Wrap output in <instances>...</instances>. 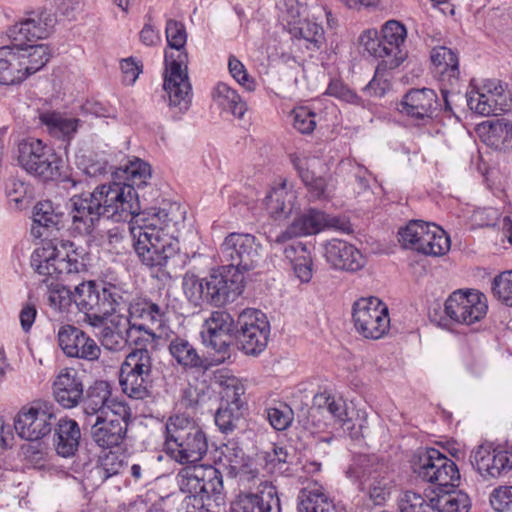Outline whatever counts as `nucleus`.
<instances>
[{"label":"nucleus","mask_w":512,"mask_h":512,"mask_svg":"<svg viewBox=\"0 0 512 512\" xmlns=\"http://www.w3.org/2000/svg\"><path fill=\"white\" fill-rule=\"evenodd\" d=\"M358 44L370 56L381 59V61L386 59L382 37L376 29L370 28L362 31L358 37Z\"/></svg>","instance_id":"obj_56"},{"label":"nucleus","mask_w":512,"mask_h":512,"mask_svg":"<svg viewBox=\"0 0 512 512\" xmlns=\"http://www.w3.org/2000/svg\"><path fill=\"white\" fill-rule=\"evenodd\" d=\"M16 160L26 173L41 181H54L61 176V157L40 139L27 138L19 142Z\"/></svg>","instance_id":"obj_7"},{"label":"nucleus","mask_w":512,"mask_h":512,"mask_svg":"<svg viewBox=\"0 0 512 512\" xmlns=\"http://www.w3.org/2000/svg\"><path fill=\"white\" fill-rule=\"evenodd\" d=\"M109 322L104 328H109L114 332H118L124 336L132 338L135 345H153L156 340V334L145 328L143 325L131 324L130 318L124 312H116L108 317Z\"/></svg>","instance_id":"obj_30"},{"label":"nucleus","mask_w":512,"mask_h":512,"mask_svg":"<svg viewBox=\"0 0 512 512\" xmlns=\"http://www.w3.org/2000/svg\"><path fill=\"white\" fill-rule=\"evenodd\" d=\"M291 161L297 170L302 182L307 187L309 195L312 199H321L329 197L333 191V187L324 177H316L308 168V161L304 157L292 155Z\"/></svg>","instance_id":"obj_34"},{"label":"nucleus","mask_w":512,"mask_h":512,"mask_svg":"<svg viewBox=\"0 0 512 512\" xmlns=\"http://www.w3.org/2000/svg\"><path fill=\"white\" fill-rule=\"evenodd\" d=\"M116 398L112 397L111 385L107 381H95L82 396L83 410L86 415L95 416Z\"/></svg>","instance_id":"obj_36"},{"label":"nucleus","mask_w":512,"mask_h":512,"mask_svg":"<svg viewBox=\"0 0 512 512\" xmlns=\"http://www.w3.org/2000/svg\"><path fill=\"white\" fill-rule=\"evenodd\" d=\"M55 24V15L43 8L30 12L25 19L10 26L7 35L17 43L45 39L53 32Z\"/></svg>","instance_id":"obj_16"},{"label":"nucleus","mask_w":512,"mask_h":512,"mask_svg":"<svg viewBox=\"0 0 512 512\" xmlns=\"http://www.w3.org/2000/svg\"><path fill=\"white\" fill-rule=\"evenodd\" d=\"M172 358L184 368H203L204 360L196 348L184 337L174 336L168 346Z\"/></svg>","instance_id":"obj_39"},{"label":"nucleus","mask_w":512,"mask_h":512,"mask_svg":"<svg viewBox=\"0 0 512 512\" xmlns=\"http://www.w3.org/2000/svg\"><path fill=\"white\" fill-rule=\"evenodd\" d=\"M139 210L136 190L115 179L91 193L71 197L69 215L72 229L81 235L90 234L101 215L116 222L131 219L130 234L139 260L149 268L160 269L179 251L175 222L164 210Z\"/></svg>","instance_id":"obj_1"},{"label":"nucleus","mask_w":512,"mask_h":512,"mask_svg":"<svg viewBox=\"0 0 512 512\" xmlns=\"http://www.w3.org/2000/svg\"><path fill=\"white\" fill-rule=\"evenodd\" d=\"M114 177L120 182L132 185L135 189V187L145 185L147 180L151 178V168L145 161L134 158L129 160L127 164L117 168L114 172Z\"/></svg>","instance_id":"obj_43"},{"label":"nucleus","mask_w":512,"mask_h":512,"mask_svg":"<svg viewBox=\"0 0 512 512\" xmlns=\"http://www.w3.org/2000/svg\"><path fill=\"white\" fill-rule=\"evenodd\" d=\"M386 61L391 66H400L408 57V30L398 20L386 21L380 29Z\"/></svg>","instance_id":"obj_20"},{"label":"nucleus","mask_w":512,"mask_h":512,"mask_svg":"<svg viewBox=\"0 0 512 512\" xmlns=\"http://www.w3.org/2000/svg\"><path fill=\"white\" fill-rule=\"evenodd\" d=\"M55 419L52 405L45 402H35L30 407H23L18 412L14 427L22 439L36 441L51 432Z\"/></svg>","instance_id":"obj_13"},{"label":"nucleus","mask_w":512,"mask_h":512,"mask_svg":"<svg viewBox=\"0 0 512 512\" xmlns=\"http://www.w3.org/2000/svg\"><path fill=\"white\" fill-rule=\"evenodd\" d=\"M428 225L429 222L411 220L405 227L399 230V242L405 249L418 252L419 245L422 243Z\"/></svg>","instance_id":"obj_53"},{"label":"nucleus","mask_w":512,"mask_h":512,"mask_svg":"<svg viewBox=\"0 0 512 512\" xmlns=\"http://www.w3.org/2000/svg\"><path fill=\"white\" fill-rule=\"evenodd\" d=\"M505 88L500 80L484 79L479 84L471 82L466 102L471 111L481 115H497L506 110Z\"/></svg>","instance_id":"obj_15"},{"label":"nucleus","mask_w":512,"mask_h":512,"mask_svg":"<svg viewBox=\"0 0 512 512\" xmlns=\"http://www.w3.org/2000/svg\"><path fill=\"white\" fill-rule=\"evenodd\" d=\"M127 428L123 426L102 425L95 423L91 427V436L97 446L103 449H111L119 446L126 438Z\"/></svg>","instance_id":"obj_48"},{"label":"nucleus","mask_w":512,"mask_h":512,"mask_svg":"<svg viewBox=\"0 0 512 512\" xmlns=\"http://www.w3.org/2000/svg\"><path fill=\"white\" fill-rule=\"evenodd\" d=\"M119 383L123 393L129 398L143 400L151 395L152 379L150 377L120 370Z\"/></svg>","instance_id":"obj_47"},{"label":"nucleus","mask_w":512,"mask_h":512,"mask_svg":"<svg viewBox=\"0 0 512 512\" xmlns=\"http://www.w3.org/2000/svg\"><path fill=\"white\" fill-rule=\"evenodd\" d=\"M165 450L180 464L195 463L206 455L208 440L193 420L176 415L170 417L166 424Z\"/></svg>","instance_id":"obj_5"},{"label":"nucleus","mask_w":512,"mask_h":512,"mask_svg":"<svg viewBox=\"0 0 512 512\" xmlns=\"http://www.w3.org/2000/svg\"><path fill=\"white\" fill-rule=\"evenodd\" d=\"M130 416L131 413L128 405L124 401L115 399L95 415V423L102 425L118 423V426L128 428Z\"/></svg>","instance_id":"obj_49"},{"label":"nucleus","mask_w":512,"mask_h":512,"mask_svg":"<svg viewBox=\"0 0 512 512\" xmlns=\"http://www.w3.org/2000/svg\"><path fill=\"white\" fill-rule=\"evenodd\" d=\"M293 38L304 40L308 49L319 50L325 44V32L321 25L310 20H300L289 28Z\"/></svg>","instance_id":"obj_46"},{"label":"nucleus","mask_w":512,"mask_h":512,"mask_svg":"<svg viewBox=\"0 0 512 512\" xmlns=\"http://www.w3.org/2000/svg\"><path fill=\"white\" fill-rule=\"evenodd\" d=\"M392 488L393 481L387 475L378 473L371 474L363 483V489L375 505L384 504Z\"/></svg>","instance_id":"obj_50"},{"label":"nucleus","mask_w":512,"mask_h":512,"mask_svg":"<svg viewBox=\"0 0 512 512\" xmlns=\"http://www.w3.org/2000/svg\"><path fill=\"white\" fill-rule=\"evenodd\" d=\"M507 125L508 121L504 119L484 122L480 126L484 142L495 149L506 150Z\"/></svg>","instance_id":"obj_51"},{"label":"nucleus","mask_w":512,"mask_h":512,"mask_svg":"<svg viewBox=\"0 0 512 512\" xmlns=\"http://www.w3.org/2000/svg\"><path fill=\"white\" fill-rule=\"evenodd\" d=\"M15 54L19 56L25 79L42 69L51 58V49L46 44L25 45L14 42Z\"/></svg>","instance_id":"obj_29"},{"label":"nucleus","mask_w":512,"mask_h":512,"mask_svg":"<svg viewBox=\"0 0 512 512\" xmlns=\"http://www.w3.org/2000/svg\"><path fill=\"white\" fill-rule=\"evenodd\" d=\"M490 503L497 512H512V486H501L494 489Z\"/></svg>","instance_id":"obj_64"},{"label":"nucleus","mask_w":512,"mask_h":512,"mask_svg":"<svg viewBox=\"0 0 512 512\" xmlns=\"http://www.w3.org/2000/svg\"><path fill=\"white\" fill-rule=\"evenodd\" d=\"M413 472L423 481L440 487H455L460 479L457 465L435 448H422L412 461Z\"/></svg>","instance_id":"obj_8"},{"label":"nucleus","mask_w":512,"mask_h":512,"mask_svg":"<svg viewBox=\"0 0 512 512\" xmlns=\"http://www.w3.org/2000/svg\"><path fill=\"white\" fill-rule=\"evenodd\" d=\"M398 66H391L386 60L380 61L376 67L374 77L364 87V91L372 96L382 97L391 88V72Z\"/></svg>","instance_id":"obj_52"},{"label":"nucleus","mask_w":512,"mask_h":512,"mask_svg":"<svg viewBox=\"0 0 512 512\" xmlns=\"http://www.w3.org/2000/svg\"><path fill=\"white\" fill-rule=\"evenodd\" d=\"M168 47L165 52V75L163 88L168 94L169 105L187 111L191 104V84L187 74L188 54L185 50L187 32L185 25L169 19L165 28Z\"/></svg>","instance_id":"obj_2"},{"label":"nucleus","mask_w":512,"mask_h":512,"mask_svg":"<svg viewBox=\"0 0 512 512\" xmlns=\"http://www.w3.org/2000/svg\"><path fill=\"white\" fill-rule=\"evenodd\" d=\"M313 407L319 413L327 412L340 426H344L350 421L345 400L327 391L317 393L313 397Z\"/></svg>","instance_id":"obj_37"},{"label":"nucleus","mask_w":512,"mask_h":512,"mask_svg":"<svg viewBox=\"0 0 512 512\" xmlns=\"http://www.w3.org/2000/svg\"><path fill=\"white\" fill-rule=\"evenodd\" d=\"M265 468L272 474H283L290 462V454L285 447L273 445V447L265 452L264 455Z\"/></svg>","instance_id":"obj_58"},{"label":"nucleus","mask_w":512,"mask_h":512,"mask_svg":"<svg viewBox=\"0 0 512 512\" xmlns=\"http://www.w3.org/2000/svg\"><path fill=\"white\" fill-rule=\"evenodd\" d=\"M239 341L247 355H258L265 350L270 336V323L257 309H246L238 317Z\"/></svg>","instance_id":"obj_14"},{"label":"nucleus","mask_w":512,"mask_h":512,"mask_svg":"<svg viewBox=\"0 0 512 512\" xmlns=\"http://www.w3.org/2000/svg\"><path fill=\"white\" fill-rule=\"evenodd\" d=\"M261 244L257 238L248 233H230L220 247V255L236 274L254 269L261 259Z\"/></svg>","instance_id":"obj_9"},{"label":"nucleus","mask_w":512,"mask_h":512,"mask_svg":"<svg viewBox=\"0 0 512 512\" xmlns=\"http://www.w3.org/2000/svg\"><path fill=\"white\" fill-rule=\"evenodd\" d=\"M450 246V238L446 232L438 225L429 222L418 253L427 256H442L450 250Z\"/></svg>","instance_id":"obj_40"},{"label":"nucleus","mask_w":512,"mask_h":512,"mask_svg":"<svg viewBox=\"0 0 512 512\" xmlns=\"http://www.w3.org/2000/svg\"><path fill=\"white\" fill-rule=\"evenodd\" d=\"M64 217V213L54 207L49 200L38 202L33 209V225L31 233L34 237H41V228L58 226Z\"/></svg>","instance_id":"obj_42"},{"label":"nucleus","mask_w":512,"mask_h":512,"mask_svg":"<svg viewBox=\"0 0 512 512\" xmlns=\"http://www.w3.org/2000/svg\"><path fill=\"white\" fill-rule=\"evenodd\" d=\"M205 277L199 278L195 274L187 273L183 278V290L187 298L199 304L201 301H206L205 292Z\"/></svg>","instance_id":"obj_62"},{"label":"nucleus","mask_w":512,"mask_h":512,"mask_svg":"<svg viewBox=\"0 0 512 512\" xmlns=\"http://www.w3.org/2000/svg\"><path fill=\"white\" fill-rule=\"evenodd\" d=\"M19 56L15 54V47H0V84L15 85L25 80Z\"/></svg>","instance_id":"obj_38"},{"label":"nucleus","mask_w":512,"mask_h":512,"mask_svg":"<svg viewBox=\"0 0 512 512\" xmlns=\"http://www.w3.org/2000/svg\"><path fill=\"white\" fill-rule=\"evenodd\" d=\"M214 104L223 112L243 118L247 111V104L238 92L224 82H219L212 90Z\"/></svg>","instance_id":"obj_35"},{"label":"nucleus","mask_w":512,"mask_h":512,"mask_svg":"<svg viewBox=\"0 0 512 512\" xmlns=\"http://www.w3.org/2000/svg\"><path fill=\"white\" fill-rule=\"evenodd\" d=\"M324 258L335 270L357 272L366 264V258L353 244L341 240L331 239L323 245Z\"/></svg>","instance_id":"obj_18"},{"label":"nucleus","mask_w":512,"mask_h":512,"mask_svg":"<svg viewBox=\"0 0 512 512\" xmlns=\"http://www.w3.org/2000/svg\"><path fill=\"white\" fill-rule=\"evenodd\" d=\"M156 344L157 339L153 345H145V342H142V345H137L138 348L127 355L120 370L131 371L135 375L151 378L152 359L148 348H154Z\"/></svg>","instance_id":"obj_45"},{"label":"nucleus","mask_w":512,"mask_h":512,"mask_svg":"<svg viewBox=\"0 0 512 512\" xmlns=\"http://www.w3.org/2000/svg\"><path fill=\"white\" fill-rule=\"evenodd\" d=\"M324 220L325 212L309 209L296 218L285 231L278 234L272 240V243L273 245H280L295 237L317 234L325 230Z\"/></svg>","instance_id":"obj_25"},{"label":"nucleus","mask_w":512,"mask_h":512,"mask_svg":"<svg viewBox=\"0 0 512 512\" xmlns=\"http://www.w3.org/2000/svg\"><path fill=\"white\" fill-rule=\"evenodd\" d=\"M352 319L357 333L370 340L381 339L390 328L388 307L377 297L357 300Z\"/></svg>","instance_id":"obj_10"},{"label":"nucleus","mask_w":512,"mask_h":512,"mask_svg":"<svg viewBox=\"0 0 512 512\" xmlns=\"http://www.w3.org/2000/svg\"><path fill=\"white\" fill-rule=\"evenodd\" d=\"M471 463L476 471L485 479L501 476L496 447L480 445L473 452Z\"/></svg>","instance_id":"obj_41"},{"label":"nucleus","mask_w":512,"mask_h":512,"mask_svg":"<svg viewBox=\"0 0 512 512\" xmlns=\"http://www.w3.org/2000/svg\"><path fill=\"white\" fill-rule=\"evenodd\" d=\"M74 303L86 323L101 327L109 315L127 307V291L111 283L100 288L93 281H83L75 286Z\"/></svg>","instance_id":"obj_3"},{"label":"nucleus","mask_w":512,"mask_h":512,"mask_svg":"<svg viewBox=\"0 0 512 512\" xmlns=\"http://www.w3.org/2000/svg\"><path fill=\"white\" fill-rule=\"evenodd\" d=\"M267 419L270 425L278 431L286 430L292 423L294 412L285 403H279L274 407L266 409Z\"/></svg>","instance_id":"obj_59"},{"label":"nucleus","mask_w":512,"mask_h":512,"mask_svg":"<svg viewBox=\"0 0 512 512\" xmlns=\"http://www.w3.org/2000/svg\"><path fill=\"white\" fill-rule=\"evenodd\" d=\"M39 121L54 138L67 143L74 137L79 127V119L68 117L56 111H45L39 114Z\"/></svg>","instance_id":"obj_31"},{"label":"nucleus","mask_w":512,"mask_h":512,"mask_svg":"<svg viewBox=\"0 0 512 512\" xmlns=\"http://www.w3.org/2000/svg\"><path fill=\"white\" fill-rule=\"evenodd\" d=\"M81 430L76 420L61 418L54 430V447L57 454L64 458L73 456L80 445Z\"/></svg>","instance_id":"obj_26"},{"label":"nucleus","mask_w":512,"mask_h":512,"mask_svg":"<svg viewBox=\"0 0 512 512\" xmlns=\"http://www.w3.org/2000/svg\"><path fill=\"white\" fill-rule=\"evenodd\" d=\"M298 512H335V506L317 482L303 487L298 495Z\"/></svg>","instance_id":"obj_33"},{"label":"nucleus","mask_w":512,"mask_h":512,"mask_svg":"<svg viewBox=\"0 0 512 512\" xmlns=\"http://www.w3.org/2000/svg\"><path fill=\"white\" fill-rule=\"evenodd\" d=\"M401 106L402 113L415 119L424 120L431 118L441 103L433 89L421 88L407 92Z\"/></svg>","instance_id":"obj_23"},{"label":"nucleus","mask_w":512,"mask_h":512,"mask_svg":"<svg viewBox=\"0 0 512 512\" xmlns=\"http://www.w3.org/2000/svg\"><path fill=\"white\" fill-rule=\"evenodd\" d=\"M292 125L301 134H311L317 125V114L307 106L296 107L291 111Z\"/></svg>","instance_id":"obj_57"},{"label":"nucleus","mask_w":512,"mask_h":512,"mask_svg":"<svg viewBox=\"0 0 512 512\" xmlns=\"http://www.w3.org/2000/svg\"><path fill=\"white\" fill-rule=\"evenodd\" d=\"M275 486L263 483V489L257 494H240L232 502L230 512H280V501Z\"/></svg>","instance_id":"obj_22"},{"label":"nucleus","mask_w":512,"mask_h":512,"mask_svg":"<svg viewBox=\"0 0 512 512\" xmlns=\"http://www.w3.org/2000/svg\"><path fill=\"white\" fill-rule=\"evenodd\" d=\"M58 342L68 357L82 358L88 361L97 360L101 350L97 343L80 329L72 325H64L58 331Z\"/></svg>","instance_id":"obj_19"},{"label":"nucleus","mask_w":512,"mask_h":512,"mask_svg":"<svg viewBox=\"0 0 512 512\" xmlns=\"http://www.w3.org/2000/svg\"><path fill=\"white\" fill-rule=\"evenodd\" d=\"M433 74L440 83V91L446 112L453 113L454 98H460L457 91L459 83L458 55L450 48L439 46L431 51Z\"/></svg>","instance_id":"obj_11"},{"label":"nucleus","mask_w":512,"mask_h":512,"mask_svg":"<svg viewBox=\"0 0 512 512\" xmlns=\"http://www.w3.org/2000/svg\"><path fill=\"white\" fill-rule=\"evenodd\" d=\"M432 511L468 512L471 507L469 496L455 487H440L431 497Z\"/></svg>","instance_id":"obj_32"},{"label":"nucleus","mask_w":512,"mask_h":512,"mask_svg":"<svg viewBox=\"0 0 512 512\" xmlns=\"http://www.w3.org/2000/svg\"><path fill=\"white\" fill-rule=\"evenodd\" d=\"M233 318L225 311H214L205 320L201 338L206 347L218 353H226L229 347Z\"/></svg>","instance_id":"obj_21"},{"label":"nucleus","mask_w":512,"mask_h":512,"mask_svg":"<svg viewBox=\"0 0 512 512\" xmlns=\"http://www.w3.org/2000/svg\"><path fill=\"white\" fill-rule=\"evenodd\" d=\"M125 457L113 451L105 453L100 458L99 466L96 468V472L99 477L103 480L118 475L126 468Z\"/></svg>","instance_id":"obj_55"},{"label":"nucleus","mask_w":512,"mask_h":512,"mask_svg":"<svg viewBox=\"0 0 512 512\" xmlns=\"http://www.w3.org/2000/svg\"><path fill=\"white\" fill-rule=\"evenodd\" d=\"M55 400L64 408L78 405L83 396V383L74 368H64L53 383Z\"/></svg>","instance_id":"obj_24"},{"label":"nucleus","mask_w":512,"mask_h":512,"mask_svg":"<svg viewBox=\"0 0 512 512\" xmlns=\"http://www.w3.org/2000/svg\"><path fill=\"white\" fill-rule=\"evenodd\" d=\"M485 295L476 290L454 291L445 301V315L455 323L472 325L487 313Z\"/></svg>","instance_id":"obj_12"},{"label":"nucleus","mask_w":512,"mask_h":512,"mask_svg":"<svg viewBox=\"0 0 512 512\" xmlns=\"http://www.w3.org/2000/svg\"><path fill=\"white\" fill-rule=\"evenodd\" d=\"M228 70L234 80L245 90L252 92L256 89L255 80L250 77L244 64L234 55H231L228 59Z\"/></svg>","instance_id":"obj_63"},{"label":"nucleus","mask_w":512,"mask_h":512,"mask_svg":"<svg viewBox=\"0 0 512 512\" xmlns=\"http://www.w3.org/2000/svg\"><path fill=\"white\" fill-rule=\"evenodd\" d=\"M297 193L292 184L286 180L273 187L266 197V209L275 219L288 217L293 211Z\"/></svg>","instance_id":"obj_28"},{"label":"nucleus","mask_w":512,"mask_h":512,"mask_svg":"<svg viewBox=\"0 0 512 512\" xmlns=\"http://www.w3.org/2000/svg\"><path fill=\"white\" fill-rule=\"evenodd\" d=\"M492 291L501 303L512 307V270L504 271L494 278Z\"/></svg>","instance_id":"obj_61"},{"label":"nucleus","mask_w":512,"mask_h":512,"mask_svg":"<svg viewBox=\"0 0 512 512\" xmlns=\"http://www.w3.org/2000/svg\"><path fill=\"white\" fill-rule=\"evenodd\" d=\"M297 193L292 184L286 180L273 187L266 197V209L275 219L288 217L293 211Z\"/></svg>","instance_id":"obj_27"},{"label":"nucleus","mask_w":512,"mask_h":512,"mask_svg":"<svg viewBox=\"0 0 512 512\" xmlns=\"http://www.w3.org/2000/svg\"><path fill=\"white\" fill-rule=\"evenodd\" d=\"M243 281V275L226 266L222 272L211 273L205 277L206 302L215 306L233 302L243 291Z\"/></svg>","instance_id":"obj_17"},{"label":"nucleus","mask_w":512,"mask_h":512,"mask_svg":"<svg viewBox=\"0 0 512 512\" xmlns=\"http://www.w3.org/2000/svg\"><path fill=\"white\" fill-rule=\"evenodd\" d=\"M74 302V293L62 285L50 286L47 292V303L55 311H65Z\"/></svg>","instance_id":"obj_60"},{"label":"nucleus","mask_w":512,"mask_h":512,"mask_svg":"<svg viewBox=\"0 0 512 512\" xmlns=\"http://www.w3.org/2000/svg\"><path fill=\"white\" fill-rule=\"evenodd\" d=\"M31 266L39 275L62 280L86 271L83 251L70 241L44 242L33 251Z\"/></svg>","instance_id":"obj_4"},{"label":"nucleus","mask_w":512,"mask_h":512,"mask_svg":"<svg viewBox=\"0 0 512 512\" xmlns=\"http://www.w3.org/2000/svg\"><path fill=\"white\" fill-rule=\"evenodd\" d=\"M177 485L181 492L187 494L189 505L204 507L205 500L214 497L220 499L223 491L221 472L212 465H192L179 470L176 475Z\"/></svg>","instance_id":"obj_6"},{"label":"nucleus","mask_w":512,"mask_h":512,"mask_svg":"<svg viewBox=\"0 0 512 512\" xmlns=\"http://www.w3.org/2000/svg\"><path fill=\"white\" fill-rule=\"evenodd\" d=\"M283 253L293 262L295 276L302 283H308L313 274V262L311 256L306 253L305 246L301 243L287 245L284 247Z\"/></svg>","instance_id":"obj_44"},{"label":"nucleus","mask_w":512,"mask_h":512,"mask_svg":"<svg viewBox=\"0 0 512 512\" xmlns=\"http://www.w3.org/2000/svg\"><path fill=\"white\" fill-rule=\"evenodd\" d=\"M399 512H431V498L426 501L421 493L405 490L397 498Z\"/></svg>","instance_id":"obj_54"}]
</instances>
